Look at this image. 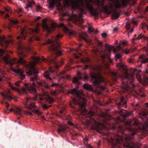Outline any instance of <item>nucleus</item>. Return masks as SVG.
I'll use <instances>...</instances> for the list:
<instances>
[{
	"instance_id": "f257e3e1",
	"label": "nucleus",
	"mask_w": 148,
	"mask_h": 148,
	"mask_svg": "<svg viewBox=\"0 0 148 148\" xmlns=\"http://www.w3.org/2000/svg\"><path fill=\"white\" fill-rule=\"evenodd\" d=\"M64 2L65 5L69 6L71 3L73 8H78L79 18L80 20L82 19L83 15L85 13L84 10V6L88 10L91 15L95 16L98 14L99 9L93 8L90 0H64Z\"/></svg>"
},
{
	"instance_id": "f03ea898",
	"label": "nucleus",
	"mask_w": 148,
	"mask_h": 148,
	"mask_svg": "<svg viewBox=\"0 0 148 148\" xmlns=\"http://www.w3.org/2000/svg\"><path fill=\"white\" fill-rule=\"evenodd\" d=\"M33 59L36 60L33 62H31L28 64H26V67L29 70L26 73V74L29 75H32L33 74L34 77H30V80L32 81H34L39 79L38 76L37 74L38 73V71L36 70L34 68V66L36 63L39 62L40 58L37 57H33Z\"/></svg>"
},
{
	"instance_id": "7ed1b4c3",
	"label": "nucleus",
	"mask_w": 148,
	"mask_h": 148,
	"mask_svg": "<svg viewBox=\"0 0 148 148\" xmlns=\"http://www.w3.org/2000/svg\"><path fill=\"white\" fill-rule=\"evenodd\" d=\"M92 71L90 73V76L91 77V81L94 86H96L97 87L102 90H104L105 88L99 84L104 82V79L100 75H97L95 71L97 69L94 67H91Z\"/></svg>"
},
{
	"instance_id": "20e7f679",
	"label": "nucleus",
	"mask_w": 148,
	"mask_h": 148,
	"mask_svg": "<svg viewBox=\"0 0 148 148\" xmlns=\"http://www.w3.org/2000/svg\"><path fill=\"white\" fill-rule=\"evenodd\" d=\"M82 100L84 101L83 103H81L78 102L76 99H74L73 100V103L74 105L78 104L79 106V109L77 110V111H80L81 113L80 114H83V116L90 118L94 114V112L92 111H90L88 113L86 114H84V113H86V110L85 109L84 106L86 105V103L85 102V99L83 98H82Z\"/></svg>"
},
{
	"instance_id": "39448f33",
	"label": "nucleus",
	"mask_w": 148,
	"mask_h": 148,
	"mask_svg": "<svg viewBox=\"0 0 148 148\" xmlns=\"http://www.w3.org/2000/svg\"><path fill=\"white\" fill-rule=\"evenodd\" d=\"M116 66L117 67L123 69L125 71V74L124 77H121V80H123L124 79H127L131 80H132L133 79L134 75V72L131 73L129 74L128 73L127 67L125 65L121 63H120L119 64L116 65Z\"/></svg>"
},
{
	"instance_id": "423d86ee",
	"label": "nucleus",
	"mask_w": 148,
	"mask_h": 148,
	"mask_svg": "<svg viewBox=\"0 0 148 148\" xmlns=\"http://www.w3.org/2000/svg\"><path fill=\"white\" fill-rule=\"evenodd\" d=\"M3 60L7 64H9L11 65H12L15 63L17 61L18 63H20L21 64H25V61L23 60L22 57H20L19 60L17 61L16 58H13L10 59V56L9 55H7L3 58Z\"/></svg>"
},
{
	"instance_id": "0eeeda50",
	"label": "nucleus",
	"mask_w": 148,
	"mask_h": 148,
	"mask_svg": "<svg viewBox=\"0 0 148 148\" xmlns=\"http://www.w3.org/2000/svg\"><path fill=\"white\" fill-rule=\"evenodd\" d=\"M89 122V123L92 124L91 129L96 130L98 132L99 130H102L105 128V126L102 123L97 122L93 119H91Z\"/></svg>"
},
{
	"instance_id": "6e6552de",
	"label": "nucleus",
	"mask_w": 148,
	"mask_h": 148,
	"mask_svg": "<svg viewBox=\"0 0 148 148\" xmlns=\"http://www.w3.org/2000/svg\"><path fill=\"white\" fill-rule=\"evenodd\" d=\"M105 1V0H95V1L96 4L97 6L101 7L104 10L105 13L108 14L109 13L108 8L112 9L113 8V5L112 3L110 4L108 6L105 5H104Z\"/></svg>"
},
{
	"instance_id": "1a4fd4ad",
	"label": "nucleus",
	"mask_w": 148,
	"mask_h": 148,
	"mask_svg": "<svg viewBox=\"0 0 148 148\" xmlns=\"http://www.w3.org/2000/svg\"><path fill=\"white\" fill-rule=\"evenodd\" d=\"M109 0L112 1L114 7L116 8H120L122 6H125L131 0Z\"/></svg>"
},
{
	"instance_id": "9d476101",
	"label": "nucleus",
	"mask_w": 148,
	"mask_h": 148,
	"mask_svg": "<svg viewBox=\"0 0 148 148\" xmlns=\"http://www.w3.org/2000/svg\"><path fill=\"white\" fill-rule=\"evenodd\" d=\"M25 107L28 110L31 111L32 108H36V106L35 105L34 103L32 102L31 98H30L26 99L25 102Z\"/></svg>"
},
{
	"instance_id": "9b49d317",
	"label": "nucleus",
	"mask_w": 148,
	"mask_h": 148,
	"mask_svg": "<svg viewBox=\"0 0 148 148\" xmlns=\"http://www.w3.org/2000/svg\"><path fill=\"white\" fill-rule=\"evenodd\" d=\"M18 47V53L20 55H21L23 57H25L26 55L25 54L29 50V48L28 47H25L24 45L21 42L19 43Z\"/></svg>"
},
{
	"instance_id": "f8f14e48",
	"label": "nucleus",
	"mask_w": 148,
	"mask_h": 148,
	"mask_svg": "<svg viewBox=\"0 0 148 148\" xmlns=\"http://www.w3.org/2000/svg\"><path fill=\"white\" fill-rule=\"evenodd\" d=\"M61 48L59 42H57V45L52 44L50 47L49 50L55 51L56 52V54L58 55H61L62 52L61 50L58 51Z\"/></svg>"
},
{
	"instance_id": "ddd939ff",
	"label": "nucleus",
	"mask_w": 148,
	"mask_h": 148,
	"mask_svg": "<svg viewBox=\"0 0 148 148\" xmlns=\"http://www.w3.org/2000/svg\"><path fill=\"white\" fill-rule=\"evenodd\" d=\"M11 70L15 73H18L20 75V78L21 79H25V75L23 74L24 72V70L23 69H15L13 68H11Z\"/></svg>"
},
{
	"instance_id": "4468645a",
	"label": "nucleus",
	"mask_w": 148,
	"mask_h": 148,
	"mask_svg": "<svg viewBox=\"0 0 148 148\" xmlns=\"http://www.w3.org/2000/svg\"><path fill=\"white\" fill-rule=\"evenodd\" d=\"M69 93L74 94L79 98H80L83 95V92L82 91L77 90L76 88H74L69 91Z\"/></svg>"
},
{
	"instance_id": "2eb2a0df",
	"label": "nucleus",
	"mask_w": 148,
	"mask_h": 148,
	"mask_svg": "<svg viewBox=\"0 0 148 148\" xmlns=\"http://www.w3.org/2000/svg\"><path fill=\"white\" fill-rule=\"evenodd\" d=\"M61 0H50L49 2V9H52L53 7L56 3H58L57 6H60L61 5L60 1Z\"/></svg>"
},
{
	"instance_id": "dca6fc26",
	"label": "nucleus",
	"mask_w": 148,
	"mask_h": 148,
	"mask_svg": "<svg viewBox=\"0 0 148 148\" xmlns=\"http://www.w3.org/2000/svg\"><path fill=\"white\" fill-rule=\"evenodd\" d=\"M5 37L4 36H1L0 35V45L3 47L4 46L5 48H6L8 46L10 41L8 40H5Z\"/></svg>"
},
{
	"instance_id": "f3484780",
	"label": "nucleus",
	"mask_w": 148,
	"mask_h": 148,
	"mask_svg": "<svg viewBox=\"0 0 148 148\" xmlns=\"http://www.w3.org/2000/svg\"><path fill=\"white\" fill-rule=\"evenodd\" d=\"M42 113V112H40L39 110L34 109L32 110V111H26L25 112V114L30 116L33 115L34 114H36L39 116L41 115Z\"/></svg>"
},
{
	"instance_id": "a211bd4d",
	"label": "nucleus",
	"mask_w": 148,
	"mask_h": 148,
	"mask_svg": "<svg viewBox=\"0 0 148 148\" xmlns=\"http://www.w3.org/2000/svg\"><path fill=\"white\" fill-rule=\"evenodd\" d=\"M24 85L26 87L27 90L30 93L33 94H35L36 93V90L35 88L32 87L31 85H28L26 83Z\"/></svg>"
},
{
	"instance_id": "6ab92c4d",
	"label": "nucleus",
	"mask_w": 148,
	"mask_h": 148,
	"mask_svg": "<svg viewBox=\"0 0 148 148\" xmlns=\"http://www.w3.org/2000/svg\"><path fill=\"white\" fill-rule=\"evenodd\" d=\"M27 33V32L24 28H23L21 29V32L20 34V36H18L17 37L18 39H20L21 38L23 39H25L26 37V35Z\"/></svg>"
},
{
	"instance_id": "aec40b11",
	"label": "nucleus",
	"mask_w": 148,
	"mask_h": 148,
	"mask_svg": "<svg viewBox=\"0 0 148 148\" xmlns=\"http://www.w3.org/2000/svg\"><path fill=\"white\" fill-rule=\"evenodd\" d=\"M139 124L138 121L136 119H133L132 121H129L126 123V124L128 125H138Z\"/></svg>"
},
{
	"instance_id": "412c9836",
	"label": "nucleus",
	"mask_w": 148,
	"mask_h": 148,
	"mask_svg": "<svg viewBox=\"0 0 148 148\" xmlns=\"http://www.w3.org/2000/svg\"><path fill=\"white\" fill-rule=\"evenodd\" d=\"M100 116L103 118V120L104 121L108 120L111 118L110 115L107 114L102 113L100 115Z\"/></svg>"
},
{
	"instance_id": "4be33fe9",
	"label": "nucleus",
	"mask_w": 148,
	"mask_h": 148,
	"mask_svg": "<svg viewBox=\"0 0 148 148\" xmlns=\"http://www.w3.org/2000/svg\"><path fill=\"white\" fill-rule=\"evenodd\" d=\"M80 36L81 38L83 39L86 42L90 43L91 41V40H88L87 39V34L86 33H82L80 34Z\"/></svg>"
},
{
	"instance_id": "5701e85b",
	"label": "nucleus",
	"mask_w": 148,
	"mask_h": 148,
	"mask_svg": "<svg viewBox=\"0 0 148 148\" xmlns=\"http://www.w3.org/2000/svg\"><path fill=\"white\" fill-rule=\"evenodd\" d=\"M14 113L19 115H21L23 113V111L20 108L17 106H15L14 108Z\"/></svg>"
},
{
	"instance_id": "b1692460",
	"label": "nucleus",
	"mask_w": 148,
	"mask_h": 148,
	"mask_svg": "<svg viewBox=\"0 0 148 148\" xmlns=\"http://www.w3.org/2000/svg\"><path fill=\"white\" fill-rule=\"evenodd\" d=\"M53 72L51 70H49L48 71H45L44 74V76L47 79H49L50 80H51V79L50 77L49 76V75L50 73Z\"/></svg>"
},
{
	"instance_id": "393cba45",
	"label": "nucleus",
	"mask_w": 148,
	"mask_h": 148,
	"mask_svg": "<svg viewBox=\"0 0 148 148\" xmlns=\"http://www.w3.org/2000/svg\"><path fill=\"white\" fill-rule=\"evenodd\" d=\"M146 56L145 55H143L139 57V59H141L142 63H145L148 62V58H145Z\"/></svg>"
},
{
	"instance_id": "a878e982",
	"label": "nucleus",
	"mask_w": 148,
	"mask_h": 148,
	"mask_svg": "<svg viewBox=\"0 0 148 148\" xmlns=\"http://www.w3.org/2000/svg\"><path fill=\"white\" fill-rule=\"evenodd\" d=\"M136 132H134L132 133L131 135H128L125 138V140L126 142H127L128 141H130L133 138L134 136L136 134Z\"/></svg>"
},
{
	"instance_id": "bb28decb",
	"label": "nucleus",
	"mask_w": 148,
	"mask_h": 148,
	"mask_svg": "<svg viewBox=\"0 0 148 148\" xmlns=\"http://www.w3.org/2000/svg\"><path fill=\"white\" fill-rule=\"evenodd\" d=\"M63 36V35L60 34H58L56 37H52V39L53 41H56V45H57V43L59 42L58 41L60 38H62Z\"/></svg>"
},
{
	"instance_id": "cd10ccee",
	"label": "nucleus",
	"mask_w": 148,
	"mask_h": 148,
	"mask_svg": "<svg viewBox=\"0 0 148 148\" xmlns=\"http://www.w3.org/2000/svg\"><path fill=\"white\" fill-rule=\"evenodd\" d=\"M83 87L87 90H92V88L91 85H89L87 84H84L83 85Z\"/></svg>"
},
{
	"instance_id": "c85d7f7f",
	"label": "nucleus",
	"mask_w": 148,
	"mask_h": 148,
	"mask_svg": "<svg viewBox=\"0 0 148 148\" xmlns=\"http://www.w3.org/2000/svg\"><path fill=\"white\" fill-rule=\"evenodd\" d=\"M39 30V28L38 27H36L35 29H30L29 32L31 34H36L38 33Z\"/></svg>"
},
{
	"instance_id": "c756f323",
	"label": "nucleus",
	"mask_w": 148,
	"mask_h": 148,
	"mask_svg": "<svg viewBox=\"0 0 148 148\" xmlns=\"http://www.w3.org/2000/svg\"><path fill=\"white\" fill-rule=\"evenodd\" d=\"M105 46L106 47V49H107L109 52L110 53L112 49L114 47V46L111 45H108L107 44H105Z\"/></svg>"
},
{
	"instance_id": "7c9ffc66",
	"label": "nucleus",
	"mask_w": 148,
	"mask_h": 148,
	"mask_svg": "<svg viewBox=\"0 0 148 148\" xmlns=\"http://www.w3.org/2000/svg\"><path fill=\"white\" fill-rule=\"evenodd\" d=\"M120 16V14L119 13H117V12L116 11H114L113 14H112V18L113 19H116L118 18Z\"/></svg>"
},
{
	"instance_id": "2f4dec72",
	"label": "nucleus",
	"mask_w": 148,
	"mask_h": 148,
	"mask_svg": "<svg viewBox=\"0 0 148 148\" xmlns=\"http://www.w3.org/2000/svg\"><path fill=\"white\" fill-rule=\"evenodd\" d=\"M82 79V77L80 76L75 77L73 78V83H78V81Z\"/></svg>"
},
{
	"instance_id": "473e14b6",
	"label": "nucleus",
	"mask_w": 148,
	"mask_h": 148,
	"mask_svg": "<svg viewBox=\"0 0 148 148\" xmlns=\"http://www.w3.org/2000/svg\"><path fill=\"white\" fill-rule=\"evenodd\" d=\"M42 27L43 28L45 29L47 31L48 33H50V28L45 23H42Z\"/></svg>"
},
{
	"instance_id": "72a5a7b5",
	"label": "nucleus",
	"mask_w": 148,
	"mask_h": 148,
	"mask_svg": "<svg viewBox=\"0 0 148 148\" xmlns=\"http://www.w3.org/2000/svg\"><path fill=\"white\" fill-rule=\"evenodd\" d=\"M66 128V126L62 127L58 129V132L60 133L61 132H64L65 131Z\"/></svg>"
},
{
	"instance_id": "f704fd0d",
	"label": "nucleus",
	"mask_w": 148,
	"mask_h": 148,
	"mask_svg": "<svg viewBox=\"0 0 148 148\" xmlns=\"http://www.w3.org/2000/svg\"><path fill=\"white\" fill-rule=\"evenodd\" d=\"M57 25V24L56 23H52L51 26L49 27L50 28V32L52 31L55 27H56Z\"/></svg>"
},
{
	"instance_id": "c9c22d12",
	"label": "nucleus",
	"mask_w": 148,
	"mask_h": 148,
	"mask_svg": "<svg viewBox=\"0 0 148 148\" xmlns=\"http://www.w3.org/2000/svg\"><path fill=\"white\" fill-rule=\"evenodd\" d=\"M124 100V98L123 97H122L121 99V101L119 103H118V105L119 106H122L123 105H124L125 104H126V102L125 101L124 102H123V101Z\"/></svg>"
},
{
	"instance_id": "e433bc0d",
	"label": "nucleus",
	"mask_w": 148,
	"mask_h": 148,
	"mask_svg": "<svg viewBox=\"0 0 148 148\" xmlns=\"http://www.w3.org/2000/svg\"><path fill=\"white\" fill-rule=\"evenodd\" d=\"M43 84V82H39L37 83V84H36L34 82L32 83V85L34 86L39 87L42 86Z\"/></svg>"
},
{
	"instance_id": "4c0bfd02",
	"label": "nucleus",
	"mask_w": 148,
	"mask_h": 148,
	"mask_svg": "<svg viewBox=\"0 0 148 148\" xmlns=\"http://www.w3.org/2000/svg\"><path fill=\"white\" fill-rule=\"evenodd\" d=\"M145 37L144 35H143L142 34H140L138 35V37L136 38V40H139L141 39L142 38H145Z\"/></svg>"
},
{
	"instance_id": "58836bf2",
	"label": "nucleus",
	"mask_w": 148,
	"mask_h": 148,
	"mask_svg": "<svg viewBox=\"0 0 148 148\" xmlns=\"http://www.w3.org/2000/svg\"><path fill=\"white\" fill-rule=\"evenodd\" d=\"M31 1H29L28 2V4L26 5V6L25 7V8L27 10V11H28V8H32V5L30 3Z\"/></svg>"
},
{
	"instance_id": "ea45409f",
	"label": "nucleus",
	"mask_w": 148,
	"mask_h": 148,
	"mask_svg": "<svg viewBox=\"0 0 148 148\" xmlns=\"http://www.w3.org/2000/svg\"><path fill=\"white\" fill-rule=\"evenodd\" d=\"M122 87L125 90H127L129 88V86L127 84H125L124 82H123L122 86Z\"/></svg>"
},
{
	"instance_id": "a19ab883",
	"label": "nucleus",
	"mask_w": 148,
	"mask_h": 148,
	"mask_svg": "<svg viewBox=\"0 0 148 148\" xmlns=\"http://www.w3.org/2000/svg\"><path fill=\"white\" fill-rule=\"evenodd\" d=\"M11 88L14 90H16L18 92H20V90L18 87L14 86H11L10 87Z\"/></svg>"
},
{
	"instance_id": "79ce46f5",
	"label": "nucleus",
	"mask_w": 148,
	"mask_h": 148,
	"mask_svg": "<svg viewBox=\"0 0 148 148\" xmlns=\"http://www.w3.org/2000/svg\"><path fill=\"white\" fill-rule=\"evenodd\" d=\"M121 49V47L120 46H119L116 48H114L113 49V51L114 53H116V51L120 50Z\"/></svg>"
},
{
	"instance_id": "37998d69",
	"label": "nucleus",
	"mask_w": 148,
	"mask_h": 148,
	"mask_svg": "<svg viewBox=\"0 0 148 148\" xmlns=\"http://www.w3.org/2000/svg\"><path fill=\"white\" fill-rule=\"evenodd\" d=\"M146 73L148 74V71L147 70H146ZM144 80V82L146 83L147 84H148V77L145 78Z\"/></svg>"
},
{
	"instance_id": "c03bdc74",
	"label": "nucleus",
	"mask_w": 148,
	"mask_h": 148,
	"mask_svg": "<svg viewBox=\"0 0 148 148\" xmlns=\"http://www.w3.org/2000/svg\"><path fill=\"white\" fill-rule=\"evenodd\" d=\"M58 27H63L64 28V29L65 30H67V28L64 25V24L62 23H60L59 24V25L58 26Z\"/></svg>"
},
{
	"instance_id": "a18cd8bd",
	"label": "nucleus",
	"mask_w": 148,
	"mask_h": 148,
	"mask_svg": "<svg viewBox=\"0 0 148 148\" xmlns=\"http://www.w3.org/2000/svg\"><path fill=\"white\" fill-rule=\"evenodd\" d=\"M48 60L49 61L50 63H52V62L55 63L56 62L54 61V59L52 57L49 58Z\"/></svg>"
},
{
	"instance_id": "49530a36",
	"label": "nucleus",
	"mask_w": 148,
	"mask_h": 148,
	"mask_svg": "<svg viewBox=\"0 0 148 148\" xmlns=\"http://www.w3.org/2000/svg\"><path fill=\"white\" fill-rule=\"evenodd\" d=\"M46 100L47 101H49V102L50 103L53 102V99L49 96L47 98Z\"/></svg>"
},
{
	"instance_id": "de8ad7c7",
	"label": "nucleus",
	"mask_w": 148,
	"mask_h": 148,
	"mask_svg": "<svg viewBox=\"0 0 148 148\" xmlns=\"http://www.w3.org/2000/svg\"><path fill=\"white\" fill-rule=\"evenodd\" d=\"M81 55V54L80 53H78L77 54L74 53V56L75 57L77 58H78Z\"/></svg>"
},
{
	"instance_id": "09e8293b",
	"label": "nucleus",
	"mask_w": 148,
	"mask_h": 148,
	"mask_svg": "<svg viewBox=\"0 0 148 148\" xmlns=\"http://www.w3.org/2000/svg\"><path fill=\"white\" fill-rule=\"evenodd\" d=\"M81 61L82 62H88L90 61L89 59L87 58H86L84 60L81 59Z\"/></svg>"
},
{
	"instance_id": "8fccbe9b",
	"label": "nucleus",
	"mask_w": 148,
	"mask_h": 148,
	"mask_svg": "<svg viewBox=\"0 0 148 148\" xmlns=\"http://www.w3.org/2000/svg\"><path fill=\"white\" fill-rule=\"evenodd\" d=\"M88 31L90 34L91 32H94V30L92 27H89L88 28Z\"/></svg>"
},
{
	"instance_id": "3c124183",
	"label": "nucleus",
	"mask_w": 148,
	"mask_h": 148,
	"mask_svg": "<svg viewBox=\"0 0 148 148\" xmlns=\"http://www.w3.org/2000/svg\"><path fill=\"white\" fill-rule=\"evenodd\" d=\"M132 111H130L129 112H126L125 114V116L126 117L127 116H129L132 114Z\"/></svg>"
},
{
	"instance_id": "603ef678",
	"label": "nucleus",
	"mask_w": 148,
	"mask_h": 148,
	"mask_svg": "<svg viewBox=\"0 0 148 148\" xmlns=\"http://www.w3.org/2000/svg\"><path fill=\"white\" fill-rule=\"evenodd\" d=\"M57 76L60 79H61L65 78V76L61 75L60 73L58 74Z\"/></svg>"
},
{
	"instance_id": "864d4df0",
	"label": "nucleus",
	"mask_w": 148,
	"mask_h": 148,
	"mask_svg": "<svg viewBox=\"0 0 148 148\" xmlns=\"http://www.w3.org/2000/svg\"><path fill=\"white\" fill-rule=\"evenodd\" d=\"M113 77H114V79L115 80H117V79L118 77V75L117 73H113Z\"/></svg>"
},
{
	"instance_id": "5fc2aeb1",
	"label": "nucleus",
	"mask_w": 148,
	"mask_h": 148,
	"mask_svg": "<svg viewBox=\"0 0 148 148\" xmlns=\"http://www.w3.org/2000/svg\"><path fill=\"white\" fill-rule=\"evenodd\" d=\"M122 55L120 53H118L116 54L115 57L117 58V59H119L120 60V58H121Z\"/></svg>"
},
{
	"instance_id": "6e6d98bb",
	"label": "nucleus",
	"mask_w": 148,
	"mask_h": 148,
	"mask_svg": "<svg viewBox=\"0 0 148 148\" xmlns=\"http://www.w3.org/2000/svg\"><path fill=\"white\" fill-rule=\"evenodd\" d=\"M51 106V105L47 106L45 104L42 105V108L44 109H47Z\"/></svg>"
},
{
	"instance_id": "4d7b16f0",
	"label": "nucleus",
	"mask_w": 148,
	"mask_h": 148,
	"mask_svg": "<svg viewBox=\"0 0 148 148\" xmlns=\"http://www.w3.org/2000/svg\"><path fill=\"white\" fill-rule=\"evenodd\" d=\"M52 40H51L50 39H49L47 41V44L50 43H52L53 42L56 43V41H53V40L52 39V38H51Z\"/></svg>"
},
{
	"instance_id": "13d9d810",
	"label": "nucleus",
	"mask_w": 148,
	"mask_h": 148,
	"mask_svg": "<svg viewBox=\"0 0 148 148\" xmlns=\"http://www.w3.org/2000/svg\"><path fill=\"white\" fill-rule=\"evenodd\" d=\"M97 43L99 47L100 48H102L103 46L102 42H101L98 41Z\"/></svg>"
},
{
	"instance_id": "bf43d9fd",
	"label": "nucleus",
	"mask_w": 148,
	"mask_h": 148,
	"mask_svg": "<svg viewBox=\"0 0 148 148\" xmlns=\"http://www.w3.org/2000/svg\"><path fill=\"white\" fill-rule=\"evenodd\" d=\"M130 24L129 23L127 24L126 25V27L127 29L129 30L130 29Z\"/></svg>"
},
{
	"instance_id": "052dcab7",
	"label": "nucleus",
	"mask_w": 148,
	"mask_h": 148,
	"mask_svg": "<svg viewBox=\"0 0 148 148\" xmlns=\"http://www.w3.org/2000/svg\"><path fill=\"white\" fill-rule=\"evenodd\" d=\"M56 90H53L51 91V94L52 95H53L54 96H56Z\"/></svg>"
},
{
	"instance_id": "680f3d73",
	"label": "nucleus",
	"mask_w": 148,
	"mask_h": 148,
	"mask_svg": "<svg viewBox=\"0 0 148 148\" xmlns=\"http://www.w3.org/2000/svg\"><path fill=\"white\" fill-rule=\"evenodd\" d=\"M10 22L12 24H17L18 23V21L17 20H12L10 21Z\"/></svg>"
},
{
	"instance_id": "e2e57ef3",
	"label": "nucleus",
	"mask_w": 148,
	"mask_h": 148,
	"mask_svg": "<svg viewBox=\"0 0 148 148\" xmlns=\"http://www.w3.org/2000/svg\"><path fill=\"white\" fill-rule=\"evenodd\" d=\"M6 98V100L7 99H13V97H11L10 96L6 95L5 97Z\"/></svg>"
},
{
	"instance_id": "0e129e2a",
	"label": "nucleus",
	"mask_w": 148,
	"mask_h": 148,
	"mask_svg": "<svg viewBox=\"0 0 148 148\" xmlns=\"http://www.w3.org/2000/svg\"><path fill=\"white\" fill-rule=\"evenodd\" d=\"M21 82L20 81H18L17 82H16L15 84V85L16 86V87H19L20 86V83Z\"/></svg>"
},
{
	"instance_id": "69168bd1",
	"label": "nucleus",
	"mask_w": 148,
	"mask_h": 148,
	"mask_svg": "<svg viewBox=\"0 0 148 148\" xmlns=\"http://www.w3.org/2000/svg\"><path fill=\"white\" fill-rule=\"evenodd\" d=\"M67 123L69 125H71L73 127H74L75 126V125L71 121H68L67 122Z\"/></svg>"
},
{
	"instance_id": "338daca9",
	"label": "nucleus",
	"mask_w": 148,
	"mask_h": 148,
	"mask_svg": "<svg viewBox=\"0 0 148 148\" xmlns=\"http://www.w3.org/2000/svg\"><path fill=\"white\" fill-rule=\"evenodd\" d=\"M88 140V139L86 137L84 138V143L85 144L87 143Z\"/></svg>"
},
{
	"instance_id": "774afa93",
	"label": "nucleus",
	"mask_w": 148,
	"mask_h": 148,
	"mask_svg": "<svg viewBox=\"0 0 148 148\" xmlns=\"http://www.w3.org/2000/svg\"><path fill=\"white\" fill-rule=\"evenodd\" d=\"M101 36L103 38H105L107 36V34L106 33H104L101 34Z\"/></svg>"
}]
</instances>
